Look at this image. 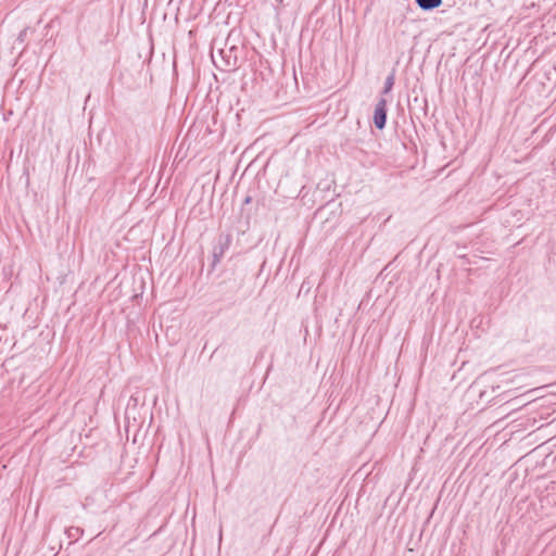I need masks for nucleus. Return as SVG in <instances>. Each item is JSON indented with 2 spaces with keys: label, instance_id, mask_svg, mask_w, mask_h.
I'll list each match as a JSON object with an SVG mask.
<instances>
[{
  "label": "nucleus",
  "instance_id": "nucleus-3",
  "mask_svg": "<svg viewBox=\"0 0 556 556\" xmlns=\"http://www.w3.org/2000/svg\"><path fill=\"white\" fill-rule=\"evenodd\" d=\"M418 7L425 11H430L439 8L442 4V0H416Z\"/></svg>",
  "mask_w": 556,
  "mask_h": 556
},
{
  "label": "nucleus",
  "instance_id": "nucleus-4",
  "mask_svg": "<svg viewBox=\"0 0 556 556\" xmlns=\"http://www.w3.org/2000/svg\"><path fill=\"white\" fill-rule=\"evenodd\" d=\"M394 85V75L391 74L386 78L383 93H389Z\"/></svg>",
  "mask_w": 556,
  "mask_h": 556
},
{
  "label": "nucleus",
  "instance_id": "nucleus-1",
  "mask_svg": "<svg viewBox=\"0 0 556 556\" xmlns=\"http://www.w3.org/2000/svg\"><path fill=\"white\" fill-rule=\"evenodd\" d=\"M232 242V236L230 233H220L213 248V266L218 264L224 257V254L229 249Z\"/></svg>",
  "mask_w": 556,
  "mask_h": 556
},
{
  "label": "nucleus",
  "instance_id": "nucleus-2",
  "mask_svg": "<svg viewBox=\"0 0 556 556\" xmlns=\"http://www.w3.org/2000/svg\"><path fill=\"white\" fill-rule=\"evenodd\" d=\"M387 123V100L380 98L374 112V124L378 129H383Z\"/></svg>",
  "mask_w": 556,
  "mask_h": 556
},
{
  "label": "nucleus",
  "instance_id": "nucleus-5",
  "mask_svg": "<svg viewBox=\"0 0 556 556\" xmlns=\"http://www.w3.org/2000/svg\"><path fill=\"white\" fill-rule=\"evenodd\" d=\"M26 34H27V29L25 28V29H23V30L20 33V35H18V37H17V40H18V41H21V42H23V41H24V39H25V37H26Z\"/></svg>",
  "mask_w": 556,
  "mask_h": 556
}]
</instances>
